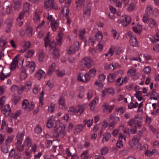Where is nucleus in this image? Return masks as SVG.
I'll use <instances>...</instances> for the list:
<instances>
[{"instance_id": "obj_20", "label": "nucleus", "mask_w": 159, "mask_h": 159, "mask_svg": "<svg viewBox=\"0 0 159 159\" xmlns=\"http://www.w3.org/2000/svg\"><path fill=\"white\" fill-rule=\"evenodd\" d=\"M148 23L149 26L151 28H153L157 26V23L156 21L153 19L150 18L148 19Z\"/></svg>"}, {"instance_id": "obj_54", "label": "nucleus", "mask_w": 159, "mask_h": 159, "mask_svg": "<svg viewBox=\"0 0 159 159\" xmlns=\"http://www.w3.org/2000/svg\"><path fill=\"white\" fill-rule=\"evenodd\" d=\"M152 96L153 97V99L155 100H157L159 98V95L158 93L154 90H153L152 94H151Z\"/></svg>"}, {"instance_id": "obj_19", "label": "nucleus", "mask_w": 159, "mask_h": 159, "mask_svg": "<svg viewBox=\"0 0 159 159\" xmlns=\"http://www.w3.org/2000/svg\"><path fill=\"white\" fill-rule=\"evenodd\" d=\"M129 42L134 47H137L138 45L136 38L134 36H132L130 37Z\"/></svg>"}, {"instance_id": "obj_4", "label": "nucleus", "mask_w": 159, "mask_h": 159, "mask_svg": "<svg viewBox=\"0 0 159 159\" xmlns=\"http://www.w3.org/2000/svg\"><path fill=\"white\" fill-rule=\"evenodd\" d=\"M139 137L134 136L133 139L129 142V144L131 147L134 149H139L141 147V144L139 143Z\"/></svg>"}, {"instance_id": "obj_30", "label": "nucleus", "mask_w": 159, "mask_h": 159, "mask_svg": "<svg viewBox=\"0 0 159 159\" xmlns=\"http://www.w3.org/2000/svg\"><path fill=\"white\" fill-rule=\"evenodd\" d=\"M49 46L50 48L49 50L51 54H52L55 52V49H56L55 48L56 43L54 41H52L49 44Z\"/></svg>"}, {"instance_id": "obj_51", "label": "nucleus", "mask_w": 159, "mask_h": 159, "mask_svg": "<svg viewBox=\"0 0 159 159\" xmlns=\"http://www.w3.org/2000/svg\"><path fill=\"white\" fill-rule=\"evenodd\" d=\"M25 13L24 11H22L20 13L18 17L17 18V21H20L24 17Z\"/></svg>"}, {"instance_id": "obj_37", "label": "nucleus", "mask_w": 159, "mask_h": 159, "mask_svg": "<svg viewBox=\"0 0 159 159\" xmlns=\"http://www.w3.org/2000/svg\"><path fill=\"white\" fill-rule=\"evenodd\" d=\"M20 99V97L19 96L14 95L12 96V101L14 104L16 105Z\"/></svg>"}, {"instance_id": "obj_52", "label": "nucleus", "mask_w": 159, "mask_h": 159, "mask_svg": "<svg viewBox=\"0 0 159 159\" xmlns=\"http://www.w3.org/2000/svg\"><path fill=\"white\" fill-rule=\"evenodd\" d=\"M44 94V91H42L40 93L39 97V106L41 107L43 105V97Z\"/></svg>"}, {"instance_id": "obj_39", "label": "nucleus", "mask_w": 159, "mask_h": 159, "mask_svg": "<svg viewBox=\"0 0 159 159\" xmlns=\"http://www.w3.org/2000/svg\"><path fill=\"white\" fill-rule=\"evenodd\" d=\"M61 7L62 8L61 10V12L64 14V11L65 10L66 12L64 15V16L66 18L68 17V15L69 13L68 8L67 7H64L63 6H61Z\"/></svg>"}, {"instance_id": "obj_44", "label": "nucleus", "mask_w": 159, "mask_h": 159, "mask_svg": "<svg viewBox=\"0 0 159 159\" xmlns=\"http://www.w3.org/2000/svg\"><path fill=\"white\" fill-rule=\"evenodd\" d=\"M13 2L15 9H17L20 7L21 3V0H14Z\"/></svg>"}, {"instance_id": "obj_27", "label": "nucleus", "mask_w": 159, "mask_h": 159, "mask_svg": "<svg viewBox=\"0 0 159 159\" xmlns=\"http://www.w3.org/2000/svg\"><path fill=\"white\" fill-rule=\"evenodd\" d=\"M17 56H16L13 59L12 62L11 64V70H14L16 66L18 64V60L17 59Z\"/></svg>"}, {"instance_id": "obj_55", "label": "nucleus", "mask_w": 159, "mask_h": 159, "mask_svg": "<svg viewBox=\"0 0 159 159\" xmlns=\"http://www.w3.org/2000/svg\"><path fill=\"white\" fill-rule=\"evenodd\" d=\"M30 4L29 3L26 2L24 5L23 11H27L30 9Z\"/></svg>"}, {"instance_id": "obj_64", "label": "nucleus", "mask_w": 159, "mask_h": 159, "mask_svg": "<svg viewBox=\"0 0 159 159\" xmlns=\"http://www.w3.org/2000/svg\"><path fill=\"white\" fill-rule=\"evenodd\" d=\"M53 54H54V58L55 59H57L60 56L58 51L57 49H55Z\"/></svg>"}, {"instance_id": "obj_17", "label": "nucleus", "mask_w": 159, "mask_h": 159, "mask_svg": "<svg viewBox=\"0 0 159 159\" xmlns=\"http://www.w3.org/2000/svg\"><path fill=\"white\" fill-rule=\"evenodd\" d=\"M58 104L59 108L64 110L66 109L64 97H61L60 98L59 100Z\"/></svg>"}, {"instance_id": "obj_62", "label": "nucleus", "mask_w": 159, "mask_h": 159, "mask_svg": "<svg viewBox=\"0 0 159 159\" xmlns=\"http://www.w3.org/2000/svg\"><path fill=\"white\" fill-rule=\"evenodd\" d=\"M135 5L134 3L130 4L127 7V10L130 11L133 10L135 8Z\"/></svg>"}, {"instance_id": "obj_40", "label": "nucleus", "mask_w": 159, "mask_h": 159, "mask_svg": "<svg viewBox=\"0 0 159 159\" xmlns=\"http://www.w3.org/2000/svg\"><path fill=\"white\" fill-rule=\"evenodd\" d=\"M96 70L94 69L90 70L87 74L88 76L90 78L91 77H94L96 75Z\"/></svg>"}, {"instance_id": "obj_60", "label": "nucleus", "mask_w": 159, "mask_h": 159, "mask_svg": "<svg viewBox=\"0 0 159 159\" xmlns=\"http://www.w3.org/2000/svg\"><path fill=\"white\" fill-rule=\"evenodd\" d=\"M107 92L109 94L113 95L115 93L114 90L111 88H109L106 89Z\"/></svg>"}, {"instance_id": "obj_28", "label": "nucleus", "mask_w": 159, "mask_h": 159, "mask_svg": "<svg viewBox=\"0 0 159 159\" xmlns=\"http://www.w3.org/2000/svg\"><path fill=\"white\" fill-rule=\"evenodd\" d=\"M63 32L61 30H60L58 33V38L57 39L58 45H61V40L63 38Z\"/></svg>"}, {"instance_id": "obj_32", "label": "nucleus", "mask_w": 159, "mask_h": 159, "mask_svg": "<svg viewBox=\"0 0 159 159\" xmlns=\"http://www.w3.org/2000/svg\"><path fill=\"white\" fill-rule=\"evenodd\" d=\"M32 140L30 137H27L25 139L24 144L26 145L28 147V149L31 147L32 143Z\"/></svg>"}, {"instance_id": "obj_57", "label": "nucleus", "mask_w": 159, "mask_h": 159, "mask_svg": "<svg viewBox=\"0 0 159 159\" xmlns=\"http://www.w3.org/2000/svg\"><path fill=\"white\" fill-rule=\"evenodd\" d=\"M6 98L5 97H2L0 99V109L4 105L5 101Z\"/></svg>"}, {"instance_id": "obj_16", "label": "nucleus", "mask_w": 159, "mask_h": 159, "mask_svg": "<svg viewBox=\"0 0 159 159\" xmlns=\"http://www.w3.org/2000/svg\"><path fill=\"white\" fill-rule=\"evenodd\" d=\"M30 45V42H25L24 43L23 46L21 50L20 51V53H24L29 49Z\"/></svg>"}, {"instance_id": "obj_22", "label": "nucleus", "mask_w": 159, "mask_h": 159, "mask_svg": "<svg viewBox=\"0 0 159 159\" xmlns=\"http://www.w3.org/2000/svg\"><path fill=\"white\" fill-rule=\"evenodd\" d=\"M11 108L9 105H5L4 109L2 110V113L5 115H8L11 112Z\"/></svg>"}, {"instance_id": "obj_53", "label": "nucleus", "mask_w": 159, "mask_h": 159, "mask_svg": "<svg viewBox=\"0 0 159 159\" xmlns=\"http://www.w3.org/2000/svg\"><path fill=\"white\" fill-rule=\"evenodd\" d=\"M55 105L53 103H52L50 106L48 108V111L49 112L52 113L54 109Z\"/></svg>"}, {"instance_id": "obj_6", "label": "nucleus", "mask_w": 159, "mask_h": 159, "mask_svg": "<svg viewBox=\"0 0 159 159\" xmlns=\"http://www.w3.org/2000/svg\"><path fill=\"white\" fill-rule=\"evenodd\" d=\"M54 0H48L45 2L44 8L47 10H49L52 7L53 8L56 9L58 7L56 4L54 3Z\"/></svg>"}, {"instance_id": "obj_9", "label": "nucleus", "mask_w": 159, "mask_h": 159, "mask_svg": "<svg viewBox=\"0 0 159 159\" xmlns=\"http://www.w3.org/2000/svg\"><path fill=\"white\" fill-rule=\"evenodd\" d=\"M24 87L18 86L16 85H13L11 88V90L12 92L14 93L17 91V93L19 95L21 94L23 92Z\"/></svg>"}, {"instance_id": "obj_21", "label": "nucleus", "mask_w": 159, "mask_h": 159, "mask_svg": "<svg viewBox=\"0 0 159 159\" xmlns=\"http://www.w3.org/2000/svg\"><path fill=\"white\" fill-rule=\"evenodd\" d=\"M7 39L4 36L0 38V48H3L7 43Z\"/></svg>"}, {"instance_id": "obj_46", "label": "nucleus", "mask_w": 159, "mask_h": 159, "mask_svg": "<svg viewBox=\"0 0 159 159\" xmlns=\"http://www.w3.org/2000/svg\"><path fill=\"white\" fill-rule=\"evenodd\" d=\"M34 53V51L33 50H30L25 54V57L26 58H30L32 57Z\"/></svg>"}, {"instance_id": "obj_11", "label": "nucleus", "mask_w": 159, "mask_h": 159, "mask_svg": "<svg viewBox=\"0 0 159 159\" xmlns=\"http://www.w3.org/2000/svg\"><path fill=\"white\" fill-rule=\"evenodd\" d=\"M131 21L130 17L129 16H124L122 17V19L121 20L122 24L125 26L128 25Z\"/></svg>"}, {"instance_id": "obj_33", "label": "nucleus", "mask_w": 159, "mask_h": 159, "mask_svg": "<svg viewBox=\"0 0 159 159\" xmlns=\"http://www.w3.org/2000/svg\"><path fill=\"white\" fill-rule=\"evenodd\" d=\"M98 102V99L97 98H95L90 103L89 106L91 110H93L94 108L95 105Z\"/></svg>"}, {"instance_id": "obj_34", "label": "nucleus", "mask_w": 159, "mask_h": 159, "mask_svg": "<svg viewBox=\"0 0 159 159\" xmlns=\"http://www.w3.org/2000/svg\"><path fill=\"white\" fill-rule=\"evenodd\" d=\"M93 119L92 120H87V119H85L84 120L83 122L84 123V125H85V126L86 125H87L88 127H90L93 125Z\"/></svg>"}, {"instance_id": "obj_26", "label": "nucleus", "mask_w": 159, "mask_h": 159, "mask_svg": "<svg viewBox=\"0 0 159 159\" xmlns=\"http://www.w3.org/2000/svg\"><path fill=\"white\" fill-rule=\"evenodd\" d=\"M116 77V74L115 73H111L109 74L107 76V79L109 82H113L115 80Z\"/></svg>"}, {"instance_id": "obj_12", "label": "nucleus", "mask_w": 159, "mask_h": 159, "mask_svg": "<svg viewBox=\"0 0 159 159\" xmlns=\"http://www.w3.org/2000/svg\"><path fill=\"white\" fill-rule=\"evenodd\" d=\"M45 75V72L42 70H39L37 72L35 77L38 80H40L42 78H44Z\"/></svg>"}, {"instance_id": "obj_29", "label": "nucleus", "mask_w": 159, "mask_h": 159, "mask_svg": "<svg viewBox=\"0 0 159 159\" xmlns=\"http://www.w3.org/2000/svg\"><path fill=\"white\" fill-rule=\"evenodd\" d=\"M35 63L34 61H31L29 63L28 67L29 69L30 72L32 73L34 71L35 69Z\"/></svg>"}, {"instance_id": "obj_48", "label": "nucleus", "mask_w": 159, "mask_h": 159, "mask_svg": "<svg viewBox=\"0 0 159 159\" xmlns=\"http://www.w3.org/2000/svg\"><path fill=\"white\" fill-rule=\"evenodd\" d=\"M1 151L4 153H7L8 152V147L7 145H3L1 148Z\"/></svg>"}, {"instance_id": "obj_25", "label": "nucleus", "mask_w": 159, "mask_h": 159, "mask_svg": "<svg viewBox=\"0 0 159 159\" xmlns=\"http://www.w3.org/2000/svg\"><path fill=\"white\" fill-rule=\"evenodd\" d=\"M151 41L152 42L156 43L159 45V32L157 33L156 36H152L149 38Z\"/></svg>"}, {"instance_id": "obj_58", "label": "nucleus", "mask_w": 159, "mask_h": 159, "mask_svg": "<svg viewBox=\"0 0 159 159\" xmlns=\"http://www.w3.org/2000/svg\"><path fill=\"white\" fill-rule=\"evenodd\" d=\"M27 77V75L25 71L23 70L22 71L20 74V78L22 80H24Z\"/></svg>"}, {"instance_id": "obj_23", "label": "nucleus", "mask_w": 159, "mask_h": 159, "mask_svg": "<svg viewBox=\"0 0 159 159\" xmlns=\"http://www.w3.org/2000/svg\"><path fill=\"white\" fill-rule=\"evenodd\" d=\"M88 151L87 150L84 151L82 153L81 157V159H91V156L88 155Z\"/></svg>"}, {"instance_id": "obj_50", "label": "nucleus", "mask_w": 159, "mask_h": 159, "mask_svg": "<svg viewBox=\"0 0 159 159\" xmlns=\"http://www.w3.org/2000/svg\"><path fill=\"white\" fill-rule=\"evenodd\" d=\"M85 33V30L84 29L80 30L79 31V36L80 38L83 39L84 38V35Z\"/></svg>"}, {"instance_id": "obj_18", "label": "nucleus", "mask_w": 159, "mask_h": 159, "mask_svg": "<svg viewBox=\"0 0 159 159\" xmlns=\"http://www.w3.org/2000/svg\"><path fill=\"white\" fill-rule=\"evenodd\" d=\"M22 142L20 141H17L16 143V148L19 152H22L24 149V146L22 145Z\"/></svg>"}, {"instance_id": "obj_45", "label": "nucleus", "mask_w": 159, "mask_h": 159, "mask_svg": "<svg viewBox=\"0 0 159 159\" xmlns=\"http://www.w3.org/2000/svg\"><path fill=\"white\" fill-rule=\"evenodd\" d=\"M21 114L20 112L17 111L15 113H12L10 116L11 120L12 121V119H16L18 116H19Z\"/></svg>"}, {"instance_id": "obj_31", "label": "nucleus", "mask_w": 159, "mask_h": 159, "mask_svg": "<svg viewBox=\"0 0 159 159\" xmlns=\"http://www.w3.org/2000/svg\"><path fill=\"white\" fill-rule=\"evenodd\" d=\"M55 66V64L53 63L50 66L48 71L47 74L48 75H50L52 74V73L54 70Z\"/></svg>"}, {"instance_id": "obj_10", "label": "nucleus", "mask_w": 159, "mask_h": 159, "mask_svg": "<svg viewBox=\"0 0 159 159\" xmlns=\"http://www.w3.org/2000/svg\"><path fill=\"white\" fill-rule=\"evenodd\" d=\"M78 80L80 81L85 83L90 80V78L88 76V75L87 74L84 75L80 74L78 77Z\"/></svg>"}, {"instance_id": "obj_14", "label": "nucleus", "mask_w": 159, "mask_h": 159, "mask_svg": "<svg viewBox=\"0 0 159 159\" xmlns=\"http://www.w3.org/2000/svg\"><path fill=\"white\" fill-rule=\"evenodd\" d=\"M13 20L11 19H8L6 21V24L7 30H6V31L8 33L10 31L13 24Z\"/></svg>"}, {"instance_id": "obj_43", "label": "nucleus", "mask_w": 159, "mask_h": 159, "mask_svg": "<svg viewBox=\"0 0 159 159\" xmlns=\"http://www.w3.org/2000/svg\"><path fill=\"white\" fill-rule=\"evenodd\" d=\"M85 127V125H83L82 124L77 125L75 128V129L77 132L80 133L81 132L83 128Z\"/></svg>"}, {"instance_id": "obj_38", "label": "nucleus", "mask_w": 159, "mask_h": 159, "mask_svg": "<svg viewBox=\"0 0 159 159\" xmlns=\"http://www.w3.org/2000/svg\"><path fill=\"white\" fill-rule=\"evenodd\" d=\"M152 7L149 5L146 8V12L148 16H150L152 13Z\"/></svg>"}, {"instance_id": "obj_36", "label": "nucleus", "mask_w": 159, "mask_h": 159, "mask_svg": "<svg viewBox=\"0 0 159 159\" xmlns=\"http://www.w3.org/2000/svg\"><path fill=\"white\" fill-rule=\"evenodd\" d=\"M32 28L29 25H27L25 29V31L28 36L31 37L32 35Z\"/></svg>"}, {"instance_id": "obj_13", "label": "nucleus", "mask_w": 159, "mask_h": 159, "mask_svg": "<svg viewBox=\"0 0 159 159\" xmlns=\"http://www.w3.org/2000/svg\"><path fill=\"white\" fill-rule=\"evenodd\" d=\"M1 74L0 78L1 80H3L8 77L10 75L11 73L10 72H9L7 73V70H4V69H2Z\"/></svg>"}, {"instance_id": "obj_63", "label": "nucleus", "mask_w": 159, "mask_h": 159, "mask_svg": "<svg viewBox=\"0 0 159 159\" xmlns=\"http://www.w3.org/2000/svg\"><path fill=\"white\" fill-rule=\"evenodd\" d=\"M93 91L91 90H89L87 93V98L88 99H90L93 97Z\"/></svg>"}, {"instance_id": "obj_8", "label": "nucleus", "mask_w": 159, "mask_h": 159, "mask_svg": "<svg viewBox=\"0 0 159 159\" xmlns=\"http://www.w3.org/2000/svg\"><path fill=\"white\" fill-rule=\"evenodd\" d=\"M91 10V5L90 4H88L84 7L83 10V16L84 18L87 19L89 17Z\"/></svg>"}, {"instance_id": "obj_35", "label": "nucleus", "mask_w": 159, "mask_h": 159, "mask_svg": "<svg viewBox=\"0 0 159 159\" xmlns=\"http://www.w3.org/2000/svg\"><path fill=\"white\" fill-rule=\"evenodd\" d=\"M24 134V132H19L16 136V139L17 141H20L22 142Z\"/></svg>"}, {"instance_id": "obj_15", "label": "nucleus", "mask_w": 159, "mask_h": 159, "mask_svg": "<svg viewBox=\"0 0 159 159\" xmlns=\"http://www.w3.org/2000/svg\"><path fill=\"white\" fill-rule=\"evenodd\" d=\"M134 119L135 122V126H136L140 128L141 126V122L143 120L142 118L141 117L136 116Z\"/></svg>"}, {"instance_id": "obj_1", "label": "nucleus", "mask_w": 159, "mask_h": 159, "mask_svg": "<svg viewBox=\"0 0 159 159\" xmlns=\"http://www.w3.org/2000/svg\"><path fill=\"white\" fill-rule=\"evenodd\" d=\"M84 110V108L83 106H79L76 107H70L68 110V111L70 115L80 116L82 114Z\"/></svg>"}, {"instance_id": "obj_24", "label": "nucleus", "mask_w": 159, "mask_h": 159, "mask_svg": "<svg viewBox=\"0 0 159 159\" xmlns=\"http://www.w3.org/2000/svg\"><path fill=\"white\" fill-rule=\"evenodd\" d=\"M111 134L108 132H106L103 135V138L102 139V143L108 141L110 139Z\"/></svg>"}, {"instance_id": "obj_41", "label": "nucleus", "mask_w": 159, "mask_h": 159, "mask_svg": "<svg viewBox=\"0 0 159 159\" xmlns=\"http://www.w3.org/2000/svg\"><path fill=\"white\" fill-rule=\"evenodd\" d=\"M95 36L97 40L99 42L101 41L102 39V33L99 31H98L95 34Z\"/></svg>"}, {"instance_id": "obj_56", "label": "nucleus", "mask_w": 159, "mask_h": 159, "mask_svg": "<svg viewBox=\"0 0 159 159\" xmlns=\"http://www.w3.org/2000/svg\"><path fill=\"white\" fill-rule=\"evenodd\" d=\"M45 54L43 52H41L39 54V60L40 61H42L44 57Z\"/></svg>"}, {"instance_id": "obj_3", "label": "nucleus", "mask_w": 159, "mask_h": 159, "mask_svg": "<svg viewBox=\"0 0 159 159\" xmlns=\"http://www.w3.org/2000/svg\"><path fill=\"white\" fill-rule=\"evenodd\" d=\"M82 65L88 68H90L93 65V60L89 56L83 58L81 61Z\"/></svg>"}, {"instance_id": "obj_59", "label": "nucleus", "mask_w": 159, "mask_h": 159, "mask_svg": "<svg viewBox=\"0 0 159 159\" xmlns=\"http://www.w3.org/2000/svg\"><path fill=\"white\" fill-rule=\"evenodd\" d=\"M138 106V103L137 102H136L134 104L133 102H130V104L128 105V107L129 109H132V108H135Z\"/></svg>"}, {"instance_id": "obj_49", "label": "nucleus", "mask_w": 159, "mask_h": 159, "mask_svg": "<svg viewBox=\"0 0 159 159\" xmlns=\"http://www.w3.org/2000/svg\"><path fill=\"white\" fill-rule=\"evenodd\" d=\"M85 0H78V1L76 2L77 4V7H79L81 8L82 6L84 5V2Z\"/></svg>"}, {"instance_id": "obj_7", "label": "nucleus", "mask_w": 159, "mask_h": 159, "mask_svg": "<svg viewBox=\"0 0 159 159\" xmlns=\"http://www.w3.org/2000/svg\"><path fill=\"white\" fill-rule=\"evenodd\" d=\"M79 48V43L78 42H75L74 44L71 45L68 51V53L69 54L75 53L78 51Z\"/></svg>"}, {"instance_id": "obj_61", "label": "nucleus", "mask_w": 159, "mask_h": 159, "mask_svg": "<svg viewBox=\"0 0 159 159\" xmlns=\"http://www.w3.org/2000/svg\"><path fill=\"white\" fill-rule=\"evenodd\" d=\"M108 151V148L106 147H104L102 148L101 150V155H105L106 154Z\"/></svg>"}, {"instance_id": "obj_2", "label": "nucleus", "mask_w": 159, "mask_h": 159, "mask_svg": "<svg viewBox=\"0 0 159 159\" xmlns=\"http://www.w3.org/2000/svg\"><path fill=\"white\" fill-rule=\"evenodd\" d=\"M65 129L63 126H56V128L54 130V135L56 137L63 138L65 134Z\"/></svg>"}, {"instance_id": "obj_42", "label": "nucleus", "mask_w": 159, "mask_h": 159, "mask_svg": "<svg viewBox=\"0 0 159 159\" xmlns=\"http://www.w3.org/2000/svg\"><path fill=\"white\" fill-rule=\"evenodd\" d=\"M51 28L52 30L54 31H55L58 26V24L56 20H54L51 23Z\"/></svg>"}, {"instance_id": "obj_47", "label": "nucleus", "mask_w": 159, "mask_h": 159, "mask_svg": "<svg viewBox=\"0 0 159 159\" xmlns=\"http://www.w3.org/2000/svg\"><path fill=\"white\" fill-rule=\"evenodd\" d=\"M136 72V70L133 67H131L128 71V73L131 76L135 75Z\"/></svg>"}, {"instance_id": "obj_5", "label": "nucleus", "mask_w": 159, "mask_h": 159, "mask_svg": "<svg viewBox=\"0 0 159 159\" xmlns=\"http://www.w3.org/2000/svg\"><path fill=\"white\" fill-rule=\"evenodd\" d=\"M22 107L25 110L30 111L34 109V105L32 103H29L28 100L25 99L23 101Z\"/></svg>"}]
</instances>
